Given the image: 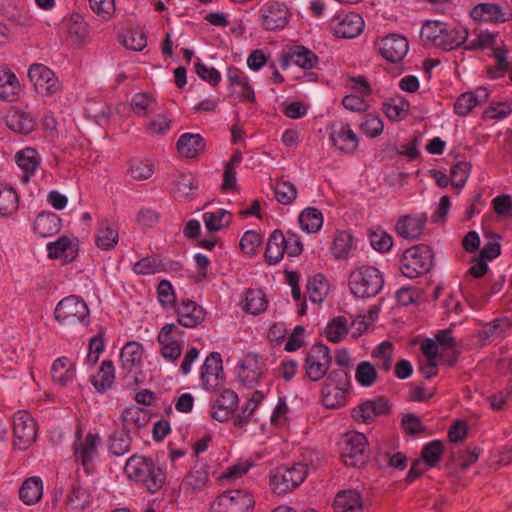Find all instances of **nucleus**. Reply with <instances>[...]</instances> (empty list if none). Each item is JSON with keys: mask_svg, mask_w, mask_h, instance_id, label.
<instances>
[{"mask_svg": "<svg viewBox=\"0 0 512 512\" xmlns=\"http://www.w3.org/2000/svg\"><path fill=\"white\" fill-rule=\"evenodd\" d=\"M126 476L135 481L140 488L154 494L166 482V472L152 458L134 454L129 457L124 466Z\"/></svg>", "mask_w": 512, "mask_h": 512, "instance_id": "1", "label": "nucleus"}, {"mask_svg": "<svg viewBox=\"0 0 512 512\" xmlns=\"http://www.w3.org/2000/svg\"><path fill=\"white\" fill-rule=\"evenodd\" d=\"M350 390L348 372L345 369H332L321 384V403L327 409H340L347 405Z\"/></svg>", "mask_w": 512, "mask_h": 512, "instance_id": "2", "label": "nucleus"}, {"mask_svg": "<svg viewBox=\"0 0 512 512\" xmlns=\"http://www.w3.org/2000/svg\"><path fill=\"white\" fill-rule=\"evenodd\" d=\"M383 286V275L373 266H361L349 276L350 291L358 298L375 297Z\"/></svg>", "mask_w": 512, "mask_h": 512, "instance_id": "3", "label": "nucleus"}, {"mask_svg": "<svg viewBox=\"0 0 512 512\" xmlns=\"http://www.w3.org/2000/svg\"><path fill=\"white\" fill-rule=\"evenodd\" d=\"M434 266V253L430 246L418 244L408 248L403 253L400 270L410 279L428 273Z\"/></svg>", "mask_w": 512, "mask_h": 512, "instance_id": "4", "label": "nucleus"}, {"mask_svg": "<svg viewBox=\"0 0 512 512\" xmlns=\"http://www.w3.org/2000/svg\"><path fill=\"white\" fill-rule=\"evenodd\" d=\"M308 474L304 463L282 465L270 471V486L278 495L293 491L303 483Z\"/></svg>", "mask_w": 512, "mask_h": 512, "instance_id": "5", "label": "nucleus"}, {"mask_svg": "<svg viewBox=\"0 0 512 512\" xmlns=\"http://www.w3.org/2000/svg\"><path fill=\"white\" fill-rule=\"evenodd\" d=\"M55 319L62 326H75L81 324L88 326L90 323V312L86 302L76 296H68L56 305L54 311Z\"/></svg>", "mask_w": 512, "mask_h": 512, "instance_id": "6", "label": "nucleus"}, {"mask_svg": "<svg viewBox=\"0 0 512 512\" xmlns=\"http://www.w3.org/2000/svg\"><path fill=\"white\" fill-rule=\"evenodd\" d=\"M332 363V355L328 346L323 343L312 345L307 351L303 368L305 376L312 382L325 379Z\"/></svg>", "mask_w": 512, "mask_h": 512, "instance_id": "7", "label": "nucleus"}, {"mask_svg": "<svg viewBox=\"0 0 512 512\" xmlns=\"http://www.w3.org/2000/svg\"><path fill=\"white\" fill-rule=\"evenodd\" d=\"M254 499L244 489H231L220 494L211 504V512H251Z\"/></svg>", "mask_w": 512, "mask_h": 512, "instance_id": "8", "label": "nucleus"}, {"mask_svg": "<svg viewBox=\"0 0 512 512\" xmlns=\"http://www.w3.org/2000/svg\"><path fill=\"white\" fill-rule=\"evenodd\" d=\"M367 439L363 433H347L341 448V458L346 466L362 467L368 462Z\"/></svg>", "mask_w": 512, "mask_h": 512, "instance_id": "9", "label": "nucleus"}, {"mask_svg": "<svg viewBox=\"0 0 512 512\" xmlns=\"http://www.w3.org/2000/svg\"><path fill=\"white\" fill-rule=\"evenodd\" d=\"M13 447L26 450L35 441L37 435L36 422L26 411H18L12 418Z\"/></svg>", "mask_w": 512, "mask_h": 512, "instance_id": "10", "label": "nucleus"}, {"mask_svg": "<svg viewBox=\"0 0 512 512\" xmlns=\"http://www.w3.org/2000/svg\"><path fill=\"white\" fill-rule=\"evenodd\" d=\"M220 353L211 352L200 369V380L205 390L217 393L224 385L225 377Z\"/></svg>", "mask_w": 512, "mask_h": 512, "instance_id": "11", "label": "nucleus"}, {"mask_svg": "<svg viewBox=\"0 0 512 512\" xmlns=\"http://www.w3.org/2000/svg\"><path fill=\"white\" fill-rule=\"evenodd\" d=\"M101 444V438L98 434L88 433L86 437L74 442V455L76 460L80 462L86 474H92L95 466L93 461L98 457V447Z\"/></svg>", "mask_w": 512, "mask_h": 512, "instance_id": "12", "label": "nucleus"}, {"mask_svg": "<svg viewBox=\"0 0 512 512\" xmlns=\"http://www.w3.org/2000/svg\"><path fill=\"white\" fill-rule=\"evenodd\" d=\"M259 17L265 30H282L289 22L290 12L284 3L269 1L261 7Z\"/></svg>", "mask_w": 512, "mask_h": 512, "instance_id": "13", "label": "nucleus"}, {"mask_svg": "<svg viewBox=\"0 0 512 512\" xmlns=\"http://www.w3.org/2000/svg\"><path fill=\"white\" fill-rule=\"evenodd\" d=\"M28 77L38 94L49 96L59 90L60 84L55 73L43 64H32Z\"/></svg>", "mask_w": 512, "mask_h": 512, "instance_id": "14", "label": "nucleus"}, {"mask_svg": "<svg viewBox=\"0 0 512 512\" xmlns=\"http://www.w3.org/2000/svg\"><path fill=\"white\" fill-rule=\"evenodd\" d=\"M319 57L310 49L302 45H294L282 51L280 66L286 70L291 63L302 69L309 70L317 66Z\"/></svg>", "mask_w": 512, "mask_h": 512, "instance_id": "15", "label": "nucleus"}, {"mask_svg": "<svg viewBox=\"0 0 512 512\" xmlns=\"http://www.w3.org/2000/svg\"><path fill=\"white\" fill-rule=\"evenodd\" d=\"M219 396L211 404L210 416L218 422H226L234 414L238 406V395L231 389H222Z\"/></svg>", "mask_w": 512, "mask_h": 512, "instance_id": "16", "label": "nucleus"}, {"mask_svg": "<svg viewBox=\"0 0 512 512\" xmlns=\"http://www.w3.org/2000/svg\"><path fill=\"white\" fill-rule=\"evenodd\" d=\"M177 322L185 328H195L200 325L206 317V310L195 301L184 299L175 309Z\"/></svg>", "mask_w": 512, "mask_h": 512, "instance_id": "17", "label": "nucleus"}, {"mask_svg": "<svg viewBox=\"0 0 512 512\" xmlns=\"http://www.w3.org/2000/svg\"><path fill=\"white\" fill-rule=\"evenodd\" d=\"M409 50L408 40L399 34H389L381 40L380 54L391 63H399Z\"/></svg>", "mask_w": 512, "mask_h": 512, "instance_id": "18", "label": "nucleus"}, {"mask_svg": "<svg viewBox=\"0 0 512 512\" xmlns=\"http://www.w3.org/2000/svg\"><path fill=\"white\" fill-rule=\"evenodd\" d=\"M329 139L342 153L352 154L358 147V136L348 124L333 125Z\"/></svg>", "mask_w": 512, "mask_h": 512, "instance_id": "19", "label": "nucleus"}, {"mask_svg": "<svg viewBox=\"0 0 512 512\" xmlns=\"http://www.w3.org/2000/svg\"><path fill=\"white\" fill-rule=\"evenodd\" d=\"M6 126L17 134L27 135L34 131L36 121L27 111L11 107L5 115Z\"/></svg>", "mask_w": 512, "mask_h": 512, "instance_id": "20", "label": "nucleus"}, {"mask_svg": "<svg viewBox=\"0 0 512 512\" xmlns=\"http://www.w3.org/2000/svg\"><path fill=\"white\" fill-rule=\"evenodd\" d=\"M364 26L363 18L358 13L351 12L335 23L333 31L338 38H355L361 34Z\"/></svg>", "mask_w": 512, "mask_h": 512, "instance_id": "21", "label": "nucleus"}, {"mask_svg": "<svg viewBox=\"0 0 512 512\" xmlns=\"http://www.w3.org/2000/svg\"><path fill=\"white\" fill-rule=\"evenodd\" d=\"M470 15L476 21L502 23L509 20L512 13L504 12L496 3H480L472 8Z\"/></svg>", "mask_w": 512, "mask_h": 512, "instance_id": "22", "label": "nucleus"}, {"mask_svg": "<svg viewBox=\"0 0 512 512\" xmlns=\"http://www.w3.org/2000/svg\"><path fill=\"white\" fill-rule=\"evenodd\" d=\"M467 37L468 32L463 26H452L446 23L436 47L445 51H450L463 45L466 42Z\"/></svg>", "mask_w": 512, "mask_h": 512, "instance_id": "23", "label": "nucleus"}, {"mask_svg": "<svg viewBox=\"0 0 512 512\" xmlns=\"http://www.w3.org/2000/svg\"><path fill=\"white\" fill-rule=\"evenodd\" d=\"M427 217L406 215L400 218L396 224L398 234L405 239H418L426 226Z\"/></svg>", "mask_w": 512, "mask_h": 512, "instance_id": "24", "label": "nucleus"}, {"mask_svg": "<svg viewBox=\"0 0 512 512\" xmlns=\"http://www.w3.org/2000/svg\"><path fill=\"white\" fill-rule=\"evenodd\" d=\"M61 229V219L53 212H40L33 225L34 232L39 237H51L57 234Z\"/></svg>", "mask_w": 512, "mask_h": 512, "instance_id": "25", "label": "nucleus"}, {"mask_svg": "<svg viewBox=\"0 0 512 512\" xmlns=\"http://www.w3.org/2000/svg\"><path fill=\"white\" fill-rule=\"evenodd\" d=\"M262 373V369L258 366L257 356L249 354L239 364L238 379L243 385L253 387L258 385Z\"/></svg>", "mask_w": 512, "mask_h": 512, "instance_id": "26", "label": "nucleus"}, {"mask_svg": "<svg viewBox=\"0 0 512 512\" xmlns=\"http://www.w3.org/2000/svg\"><path fill=\"white\" fill-rule=\"evenodd\" d=\"M42 495L43 481L39 476H32L25 479L19 488V498L28 506L38 503Z\"/></svg>", "mask_w": 512, "mask_h": 512, "instance_id": "27", "label": "nucleus"}, {"mask_svg": "<svg viewBox=\"0 0 512 512\" xmlns=\"http://www.w3.org/2000/svg\"><path fill=\"white\" fill-rule=\"evenodd\" d=\"M335 512H362V499L357 490H343L337 493L334 500Z\"/></svg>", "mask_w": 512, "mask_h": 512, "instance_id": "28", "label": "nucleus"}, {"mask_svg": "<svg viewBox=\"0 0 512 512\" xmlns=\"http://www.w3.org/2000/svg\"><path fill=\"white\" fill-rule=\"evenodd\" d=\"M75 372L74 364L67 357L57 358L51 367L52 380L61 387H65L72 382Z\"/></svg>", "mask_w": 512, "mask_h": 512, "instance_id": "29", "label": "nucleus"}, {"mask_svg": "<svg viewBox=\"0 0 512 512\" xmlns=\"http://www.w3.org/2000/svg\"><path fill=\"white\" fill-rule=\"evenodd\" d=\"M177 149L182 156L194 158L205 149V141L199 134L184 133L177 141Z\"/></svg>", "mask_w": 512, "mask_h": 512, "instance_id": "30", "label": "nucleus"}, {"mask_svg": "<svg viewBox=\"0 0 512 512\" xmlns=\"http://www.w3.org/2000/svg\"><path fill=\"white\" fill-rule=\"evenodd\" d=\"M285 253V235L281 230H274L267 242L265 260L269 265L277 264Z\"/></svg>", "mask_w": 512, "mask_h": 512, "instance_id": "31", "label": "nucleus"}, {"mask_svg": "<svg viewBox=\"0 0 512 512\" xmlns=\"http://www.w3.org/2000/svg\"><path fill=\"white\" fill-rule=\"evenodd\" d=\"M172 326H163L158 333L157 340L162 345L160 354L168 361L175 362L182 353V346L178 340L168 338Z\"/></svg>", "mask_w": 512, "mask_h": 512, "instance_id": "32", "label": "nucleus"}, {"mask_svg": "<svg viewBox=\"0 0 512 512\" xmlns=\"http://www.w3.org/2000/svg\"><path fill=\"white\" fill-rule=\"evenodd\" d=\"M21 92L17 76L8 67H2V101H17Z\"/></svg>", "mask_w": 512, "mask_h": 512, "instance_id": "33", "label": "nucleus"}, {"mask_svg": "<svg viewBox=\"0 0 512 512\" xmlns=\"http://www.w3.org/2000/svg\"><path fill=\"white\" fill-rule=\"evenodd\" d=\"M115 379L114 364L107 359L101 363L99 371L91 377V383L98 392H106L111 388Z\"/></svg>", "mask_w": 512, "mask_h": 512, "instance_id": "34", "label": "nucleus"}, {"mask_svg": "<svg viewBox=\"0 0 512 512\" xmlns=\"http://www.w3.org/2000/svg\"><path fill=\"white\" fill-rule=\"evenodd\" d=\"M143 352V347L139 342H127L120 352L122 368L130 372L141 363Z\"/></svg>", "mask_w": 512, "mask_h": 512, "instance_id": "35", "label": "nucleus"}, {"mask_svg": "<svg viewBox=\"0 0 512 512\" xmlns=\"http://www.w3.org/2000/svg\"><path fill=\"white\" fill-rule=\"evenodd\" d=\"M119 240L118 231L112 228L107 220L100 222L95 236V244L101 250H112Z\"/></svg>", "mask_w": 512, "mask_h": 512, "instance_id": "36", "label": "nucleus"}, {"mask_svg": "<svg viewBox=\"0 0 512 512\" xmlns=\"http://www.w3.org/2000/svg\"><path fill=\"white\" fill-rule=\"evenodd\" d=\"M299 223L304 231L315 233L320 230L323 224V215L320 210L307 207L299 215Z\"/></svg>", "mask_w": 512, "mask_h": 512, "instance_id": "37", "label": "nucleus"}, {"mask_svg": "<svg viewBox=\"0 0 512 512\" xmlns=\"http://www.w3.org/2000/svg\"><path fill=\"white\" fill-rule=\"evenodd\" d=\"M354 247V238L348 231H341L336 234L331 252L336 259H346Z\"/></svg>", "mask_w": 512, "mask_h": 512, "instance_id": "38", "label": "nucleus"}, {"mask_svg": "<svg viewBox=\"0 0 512 512\" xmlns=\"http://www.w3.org/2000/svg\"><path fill=\"white\" fill-rule=\"evenodd\" d=\"M131 436L125 428L121 431H114L109 436V451L115 456H122L131 448Z\"/></svg>", "mask_w": 512, "mask_h": 512, "instance_id": "39", "label": "nucleus"}, {"mask_svg": "<svg viewBox=\"0 0 512 512\" xmlns=\"http://www.w3.org/2000/svg\"><path fill=\"white\" fill-rule=\"evenodd\" d=\"M17 165L26 173L33 174L40 164V157L36 149L25 148L15 155Z\"/></svg>", "mask_w": 512, "mask_h": 512, "instance_id": "40", "label": "nucleus"}, {"mask_svg": "<svg viewBox=\"0 0 512 512\" xmlns=\"http://www.w3.org/2000/svg\"><path fill=\"white\" fill-rule=\"evenodd\" d=\"M231 219L232 214L224 209H218L215 212H205L203 214V221L209 232L221 230L224 226L230 224Z\"/></svg>", "mask_w": 512, "mask_h": 512, "instance_id": "41", "label": "nucleus"}, {"mask_svg": "<svg viewBox=\"0 0 512 512\" xmlns=\"http://www.w3.org/2000/svg\"><path fill=\"white\" fill-rule=\"evenodd\" d=\"M90 501V493L80 484L74 483L67 495V505L73 510H83L90 504Z\"/></svg>", "mask_w": 512, "mask_h": 512, "instance_id": "42", "label": "nucleus"}, {"mask_svg": "<svg viewBox=\"0 0 512 512\" xmlns=\"http://www.w3.org/2000/svg\"><path fill=\"white\" fill-rule=\"evenodd\" d=\"M309 299L313 303H321L328 292V282L321 274L309 278L307 283Z\"/></svg>", "mask_w": 512, "mask_h": 512, "instance_id": "43", "label": "nucleus"}, {"mask_svg": "<svg viewBox=\"0 0 512 512\" xmlns=\"http://www.w3.org/2000/svg\"><path fill=\"white\" fill-rule=\"evenodd\" d=\"M122 421L124 423V428L126 429V425L133 423L137 428H142L147 425L150 420V415L148 411L144 408H140L137 406L127 407L122 412Z\"/></svg>", "mask_w": 512, "mask_h": 512, "instance_id": "44", "label": "nucleus"}, {"mask_svg": "<svg viewBox=\"0 0 512 512\" xmlns=\"http://www.w3.org/2000/svg\"><path fill=\"white\" fill-rule=\"evenodd\" d=\"M326 337L333 343L340 342L348 333V322L344 316H337L328 322Z\"/></svg>", "mask_w": 512, "mask_h": 512, "instance_id": "45", "label": "nucleus"}, {"mask_svg": "<svg viewBox=\"0 0 512 512\" xmlns=\"http://www.w3.org/2000/svg\"><path fill=\"white\" fill-rule=\"evenodd\" d=\"M267 308V300L262 290H248L245 298L244 309L253 314L258 315Z\"/></svg>", "mask_w": 512, "mask_h": 512, "instance_id": "46", "label": "nucleus"}, {"mask_svg": "<svg viewBox=\"0 0 512 512\" xmlns=\"http://www.w3.org/2000/svg\"><path fill=\"white\" fill-rule=\"evenodd\" d=\"M512 327V323L508 318L495 319L486 324L480 332V338L487 341L491 338L503 337L505 332Z\"/></svg>", "mask_w": 512, "mask_h": 512, "instance_id": "47", "label": "nucleus"}, {"mask_svg": "<svg viewBox=\"0 0 512 512\" xmlns=\"http://www.w3.org/2000/svg\"><path fill=\"white\" fill-rule=\"evenodd\" d=\"M409 106V102L404 98L399 101L391 99L383 104V112L390 120L401 121L408 115Z\"/></svg>", "mask_w": 512, "mask_h": 512, "instance_id": "48", "label": "nucleus"}, {"mask_svg": "<svg viewBox=\"0 0 512 512\" xmlns=\"http://www.w3.org/2000/svg\"><path fill=\"white\" fill-rule=\"evenodd\" d=\"M120 41L127 49L141 51L147 45V36L140 29H131L121 35Z\"/></svg>", "mask_w": 512, "mask_h": 512, "instance_id": "49", "label": "nucleus"}, {"mask_svg": "<svg viewBox=\"0 0 512 512\" xmlns=\"http://www.w3.org/2000/svg\"><path fill=\"white\" fill-rule=\"evenodd\" d=\"M508 50L505 47H497L493 49V57L496 60V66L487 68V74L490 78L496 79L504 75L510 65L507 60Z\"/></svg>", "mask_w": 512, "mask_h": 512, "instance_id": "50", "label": "nucleus"}, {"mask_svg": "<svg viewBox=\"0 0 512 512\" xmlns=\"http://www.w3.org/2000/svg\"><path fill=\"white\" fill-rule=\"evenodd\" d=\"M19 208V195L14 188L5 184L2 185V217L14 214Z\"/></svg>", "mask_w": 512, "mask_h": 512, "instance_id": "51", "label": "nucleus"}, {"mask_svg": "<svg viewBox=\"0 0 512 512\" xmlns=\"http://www.w3.org/2000/svg\"><path fill=\"white\" fill-rule=\"evenodd\" d=\"M378 377L375 367L369 361L360 362L355 371L357 382L363 387L372 386Z\"/></svg>", "mask_w": 512, "mask_h": 512, "instance_id": "52", "label": "nucleus"}, {"mask_svg": "<svg viewBox=\"0 0 512 512\" xmlns=\"http://www.w3.org/2000/svg\"><path fill=\"white\" fill-rule=\"evenodd\" d=\"M443 451V443L440 440H433L423 447L421 451V458L429 467H435L439 462Z\"/></svg>", "mask_w": 512, "mask_h": 512, "instance_id": "53", "label": "nucleus"}, {"mask_svg": "<svg viewBox=\"0 0 512 512\" xmlns=\"http://www.w3.org/2000/svg\"><path fill=\"white\" fill-rule=\"evenodd\" d=\"M274 194L279 203L289 205L295 200L297 189L290 181H277L274 187Z\"/></svg>", "mask_w": 512, "mask_h": 512, "instance_id": "54", "label": "nucleus"}, {"mask_svg": "<svg viewBox=\"0 0 512 512\" xmlns=\"http://www.w3.org/2000/svg\"><path fill=\"white\" fill-rule=\"evenodd\" d=\"M384 128L383 120L376 115L367 114L360 124V130L371 138H376L382 134Z\"/></svg>", "mask_w": 512, "mask_h": 512, "instance_id": "55", "label": "nucleus"}, {"mask_svg": "<svg viewBox=\"0 0 512 512\" xmlns=\"http://www.w3.org/2000/svg\"><path fill=\"white\" fill-rule=\"evenodd\" d=\"M351 417L360 423H371L374 421L375 407L372 405L371 400H366L359 404L351 411Z\"/></svg>", "mask_w": 512, "mask_h": 512, "instance_id": "56", "label": "nucleus"}, {"mask_svg": "<svg viewBox=\"0 0 512 512\" xmlns=\"http://www.w3.org/2000/svg\"><path fill=\"white\" fill-rule=\"evenodd\" d=\"M129 172L135 180H146L154 172L153 164L149 160H132Z\"/></svg>", "mask_w": 512, "mask_h": 512, "instance_id": "57", "label": "nucleus"}, {"mask_svg": "<svg viewBox=\"0 0 512 512\" xmlns=\"http://www.w3.org/2000/svg\"><path fill=\"white\" fill-rule=\"evenodd\" d=\"M471 165L466 161H459L451 168V181L453 186L463 188L469 177Z\"/></svg>", "mask_w": 512, "mask_h": 512, "instance_id": "58", "label": "nucleus"}, {"mask_svg": "<svg viewBox=\"0 0 512 512\" xmlns=\"http://www.w3.org/2000/svg\"><path fill=\"white\" fill-rule=\"evenodd\" d=\"M195 73L211 86H217L221 81L220 72L214 67H208L204 63L198 61L194 64Z\"/></svg>", "mask_w": 512, "mask_h": 512, "instance_id": "59", "label": "nucleus"}, {"mask_svg": "<svg viewBox=\"0 0 512 512\" xmlns=\"http://www.w3.org/2000/svg\"><path fill=\"white\" fill-rule=\"evenodd\" d=\"M262 243L261 234L254 230H249L244 233L240 240V248L247 255H253L257 248Z\"/></svg>", "mask_w": 512, "mask_h": 512, "instance_id": "60", "label": "nucleus"}, {"mask_svg": "<svg viewBox=\"0 0 512 512\" xmlns=\"http://www.w3.org/2000/svg\"><path fill=\"white\" fill-rule=\"evenodd\" d=\"M208 478V472L204 466L199 468L195 467L187 474L185 484L193 490H197L202 488L208 482Z\"/></svg>", "mask_w": 512, "mask_h": 512, "instance_id": "61", "label": "nucleus"}, {"mask_svg": "<svg viewBox=\"0 0 512 512\" xmlns=\"http://www.w3.org/2000/svg\"><path fill=\"white\" fill-rule=\"evenodd\" d=\"M153 102L154 99L150 94L136 93L131 99L130 106L135 114L144 116L148 113V109Z\"/></svg>", "mask_w": 512, "mask_h": 512, "instance_id": "62", "label": "nucleus"}, {"mask_svg": "<svg viewBox=\"0 0 512 512\" xmlns=\"http://www.w3.org/2000/svg\"><path fill=\"white\" fill-rule=\"evenodd\" d=\"M71 248V240L67 236H62L54 242L47 244L48 256L51 259L68 257L66 251Z\"/></svg>", "mask_w": 512, "mask_h": 512, "instance_id": "63", "label": "nucleus"}, {"mask_svg": "<svg viewBox=\"0 0 512 512\" xmlns=\"http://www.w3.org/2000/svg\"><path fill=\"white\" fill-rule=\"evenodd\" d=\"M158 300L163 307H172L175 305L176 296L172 284L167 280H162L157 287Z\"/></svg>", "mask_w": 512, "mask_h": 512, "instance_id": "64", "label": "nucleus"}]
</instances>
